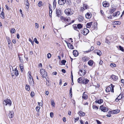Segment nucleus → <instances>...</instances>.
<instances>
[{
  "label": "nucleus",
  "instance_id": "f257e3e1",
  "mask_svg": "<svg viewBox=\"0 0 124 124\" xmlns=\"http://www.w3.org/2000/svg\"><path fill=\"white\" fill-rule=\"evenodd\" d=\"M64 12L66 15L67 16L72 15L73 13V10L71 8H68L65 10Z\"/></svg>",
  "mask_w": 124,
  "mask_h": 124
},
{
  "label": "nucleus",
  "instance_id": "f03ea898",
  "mask_svg": "<svg viewBox=\"0 0 124 124\" xmlns=\"http://www.w3.org/2000/svg\"><path fill=\"white\" fill-rule=\"evenodd\" d=\"M40 74L42 75V78H45L47 76V72L45 70L43 69H41L40 70Z\"/></svg>",
  "mask_w": 124,
  "mask_h": 124
},
{
  "label": "nucleus",
  "instance_id": "7ed1b4c3",
  "mask_svg": "<svg viewBox=\"0 0 124 124\" xmlns=\"http://www.w3.org/2000/svg\"><path fill=\"white\" fill-rule=\"evenodd\" d=\"M111 87L110 86H108L107 87L106 89V91L107 92H108L111 91V92L113 93L114 92V86L112 85L111 84Z\"/></svg>",
  "mask_w": 124,
  "mask_h": 124
},
{
  "label": "nucleus",
  "instance_id": "20e7f679",
  "mask_svg": "<svg viewBox=\"0 0 124 124\" xmlns=\"http://www.w3.org/2000/svg\"><path fill=\"white\" fill-rule=\"evenodd\" d=\"M4 104H5L6 105H8L9 106H10L11 104V101L10 100L7 98L6 100L4 101Z\"/></svg>",
  "mask_w": 124,
  "mask_h": 124
},
{
  "label": "nucleus",
  "instance_id": "39448f33",
  "mask_svg": "<svg viewBox=\"0 0 124 124\" xmlns=\"http://www.w3.org/2000/svg\"><path fill=\"white\" fill-rule=\"evenodd\" d=\"M89 30L86 28H85L83 30L81 31V32L83 35H85L89 32Z\"/></svg>",
  "mask_w": 124,
  "mask_h": 124
},
{
  "label": "nucleus",
  "instance_id": "423d86ee",
  "mask_svg": "<svg viewBox=\"0 0 124 124\" xmlns=\"http://www.w3.org/2000/svg\"><path fill=\"white\" fill-rule=\"evenodd\" d=\"M100 109L103 111L104 112H107L108 110V109L106 107H104L103 106H100Z\"/></svg>",
  "mask_w": 124,
  "mask_h": 124
},
{
  "label": "nucleus",
  "instance_id": "0eeeda50",
  "mask_svg": "<svg viewBox=\"0 0 124 124\" xmlns=\"http://www.w3.org/2000/svg\"><path fill=\"white\" fill-rule=\"evenodd\" d=\"M79 71V74L81 76H84L86 74V71L85 70H84L83 71L82 70L80 69Z\"/></svg>",
  "mask_w": 124,
  "mask_h": 124
},
{
  "label": "nucleus",
  "instance_id": "6e6552de",
  "mask_svg": "<svg viewBox=\"0 0 124 124\" xmlns=\"http://www.w3.org/2000/svg\"><path fill=\"white\" fill-rule=\"evenodd\" d=\"M66 2V0H59L58 3L60 5H64Z\"/></svg>",
  "mask_w": 124,
  "mask_h": 124
},
{
  "label": "nucleus",
  "instance_id": "1a4fd4ad",
  "mask_svg": "<svg viewBox=\"0 0 124 124\" xmlns=\"http://www.w3.org/2000/svg\"><path fill=\"white\" fill-rule=\"evenodd\" d=\"M14 74H13H13L12 75V76H13L14 75H15L16 76H17L19 74V72L17 70L16 68L15 69L14 71Z\"/></svg>",
  "mask_w": 124,
  "mask_h": 124
},
{
  "label": "nucleus",
  "instance_id": "9d476101",
  "mask_svg": "<svg viewBox=\"0 0 124 124\" xmlns=\"http://www.w3.org/2000/svg\"><path fill=\"white\" fill-rule=\"evenodd\" d=\"M103 6L105 7H108L109 6V4L108 2L105 1L102 3Z\"/></svg>",
  "mask_w": 124,
  "mask_h": 124
},
{
  "label": "nucleus",
  "instance_id": "9b49d317",
  "mask_svg": "<svg viewBox=\"0 0 124 124\" xmlns=\"http://www.w3.org/2000/svg\"><path fill=\"white\" fill-rule=\"evenodd\" d=\"M14 112L13 111H10L8 114V116L10 118H11L14 116Z\"/></svg>",
  "mask_w": 124,
  "mask_h": 124
},
{
  "label": "nucleus",
  "instance_id": "f8f14e48",
  "mask_svg": "<svg viewBox=\"0 0 124 124\" xmlns=\"http://www.w3.org/2000/svg\"><path fill=\"white\" fill-rule=\"evenodd\" d=\"M110 78H112L113 80L115 81H116L118 79V77L117 76L113 75L111 76Z\"/></svg>",
  "mask_w": 124,
  "mask_h": 124
},
{
  "label": "nucleus",
  "instance_id": "ddd939ff",
  "mask_svg": "<svg viewBox=\"0 0 124 124\" xmlns=\"http://www.w3.org/2000/svg\"><path fill=\"white\" fill-rule=\"evenodd\" d=\"M29 82L30 84H31L32 83V82H33V80L32 78L31 74L30 73L29 74Z\"/></svg>",
  "mask_w": 124,
  "mask_h": 124
},
{
  "label": "nucleus",
  "instance_id": "4468645a",
  "mask_svg": "<svg viewBox=\"0 0 124 124\" xmlns=\"http://www.w3.org/2000/svg\"><path fill=\"white\" fill-rule=\"evenodd\" d=\"M89 81V80L86 78H84L83 79L82 84H86L88 83V82Z\"/></svg>",
  "mask_w": 124,
  "mask_h": 124
},
{
  "label": "nucleus",
  "instance_id": "2eb2a0df",
  "mask_svg": "<svg viewBox=\"0 0 124 124\" xmlns=\"http://www.w3.org/2000/svg\"><path fill=\"white\" fill-rule=\"evenodd\" d=\"M94 52L95 53H96L98 55L100 56H101L102 54L101 52L99 50H96L94 51Z\"/></svg>",
  "mask_w": 124,
  "mask_h": 124
},
{
  "label": "nucleus",
  "instance_id": "dca6fc26",
  "mask_svg": "<svg viewBox=\"0 0 124 124\" xmlns=\"http://www.w3.org/2000/svg\"><path fill=\"white\" fill-rule=\"evenodd\" d=\"M73 54L74 56L76 57L78 55V53L77 51L75 50L73 51Z\"/></svg>",
  "mask_w": 124,
  "mask_h": 124
},
{
  "label": "nucleus",
  "instance_id": "f3484780",
  "mask_svg": "<svg viewBox=\"0 0 124 124\" xmlns=\"http://www.w3.org/2000/svg\"><path fill=\"white\" fill-rule=\"evenodd\" d=\"M93 23L92 22H91L87 23L86 25V27L88 28H90L92 25Z\"/></svg>",
  "mask_w": 124,
  "mask_h": 124
},
{
  "label": "nucleus",
  "instance_id": "a211bd4d",
  "mask_svg": "<svg viewBox=\"0 0 124 124\" xmlns=\"http://www.w3.org/2000/svg\"><path fill=\"white\" fill-rule=\"evenodd\" d=\"M84 20L83 17L81 16H79L78 17V21L79 22H81Z\"/></svg>",
  "mask_w": 124,
  "mask_h": 124
},
{
  "label": "nucleus",
  "instance_id": "6ab92c4d",
  "mask_svg": "<svg viewBox=\"0 0 124 124\" xmlns=\"http://www.w3.org/2000/svg\"><path fill=\"white\" fill-rule=\"evenodd\" d=\"M91 16L92 15L91 14L89 13H87L85 15L86 17L88 19L90 18H91Z\"/></svg>",
  "mask_w": 124,
  "mask_h": 124
},
{
  "label": "nucleus",
  "instance_id": "aec40b11",
  "mask_svg": "<svg viewBox=\"0 0 124 124\" xmlns=\"http://www.w3.org/2000/svg\"><path fill=\"white\" fill-rule=\"evenodd\" d=\"M89 60V58L87 57H84L82 58V60L84 62L88 61Z\"/></svg>",
  "mask_w": 124,
  "mask_h": 124
},
{
  "label": "nucleus",
  "instance_id": "412c9836",
  "mask_svg": "<svg viewBox=\"0 0 124 124\" xmlns=\"http://www.w3.org/2000/svg\"><path fill=\"white\" fill-rule=\"evenodd\" d=\"M0 16L2 19L4 18V14L3 11V9H2V11H1V14L0 13Z\"/></svg>",
  "mask_w": 124,
  "mask_h": 124
},
{
  "label": "nucleus",
  "instance_id": "4be33fe9",
  "mask_svg": "<svg viewBox=\"0 0 124 124\" xmlns=\"http://www.w3.org/2000/svg\"><path fill=\"white\" fill-rule=\"evenodd\" d=\"M103 102V100L101 99H100L98 100H96L95 101L96 103H98L99 104Z\"/></svg>",
  "mask_w": 124,
  "mask_h": 124
},
{
  "label": "nucleus",
  "instance_id": "5701e85b",
  "mask_svg": "<svg viewBox=\"0 0 124 124\" xmlns=\"http://www.w3.org/2000/svg\"><path fill=\"white\" fill-rule=\"evenodd\" d=\"M120 13L119 11H117L116 13H114L113 14V16L114 17L118 16L120 14Z\"/></svg>",
  "mask_w": 124,
  "mask_h": 124
},
{
  "label": "nucleus",
  "instance_id": "b1692460",
  "mask_svg": "<svg viewBox=\"0 0 124 124\" xmlns=\"http://www.w3.org/2000/svg\"><path fill=\"white\" fill-rule=\"evenodd\" d=\"M60 19L61 20L62 22H65L66 17L62 16L60 17Z\"/></svg>",
  "mask_w": 124,
  "mask_h": 124
},
{
  "label": "nucleus",
  "instance_id": "393cba45",
  "mask_svg": "<svg viewBox=\"0 0 124 124\" xmlns=\"http://www.w3.org/2000/svg\"><path fill=\"white\" fill-rule=\"evenodd\" d=\"M56 14L57 16L58 17L60 16L61 14V11L59 9H56Z\"/></svg>",
  "mask_w": 124,
  "mask_h": 124
},
{
  "label": "nucleus",
  "instance_id": "a878e982",
  "mask_svg": "<svg viewBox=\"0 0 124 124\" xmlns=\"http://www.w3.org/2000/svg\"><path fill=\"white\" fill-rule=\"evenodd\" d=\"M83 79L81 77L78 78V82L80 83H82V84Z\"/></svg>",
  "mask_w": 124,
  "mask_h": 124
},
{
  "label": "nucleus",
  "instance_id": "bb28decb",
  "mask_svg": "<svg viewBox=\"0 0 124 124\" xmlns=\"http://www.w3.org/2000/svg\"><path fill=\"white\" fill-rule=\"evenodd\" d=\"M82 97L85 100L87 98V96L86 94H85V92L83 93Z\"/></svg>",
  "mask_w": 124,
  "mask_h": 124
},
{
  "label": "nucleus",
  "instance_id": "cd10ccee",
  "mask_svg": "<svg viewBox=\"0 0 124 124\" xmlns=\"http://www.w3.org/2000/svg\"><path fill=\"white\" fill-rule=\"evenodd\" d=\"M88 63L89 66H91L93 65V61L92 60H90L88 62Z\"/></svg>",
  "mask_w": 124,
  "mask_h": 124
},
{
  "label": "nucleus",
  "instance_id": "c85d7f7f",
  "mask_svg": "<svg viewBox=\"0 0 124 124\" xmlns=\"http://www.w3.org/2000/svg\"><path fill=\"white\" fill-rule=\"evenodd\" d=\"M79 114H81V115L82 116H84L85 115V113L81 111H79L78 112V114H79Z\"/></svg>",
  "mask_w": 124,
  "mask_h": 124
},
{
  "label": "nucleus",
  "instance_id": "c756f323",
  "mask_svg": "<svg viewBox=\"0 0 124 124\" xmlns=\"http://www.w3.org/2000/svg\"><path fill=\"white\" fill-rule=\"evenodd\" d=\"M68 47L71 49H73V47L72 45L70 43H69V44L68 45Z\"/></svg>",
  "mask_w": 124,
  "mask_h": 124
},
{
  "label": "nucleus",
  "instance_id": "7c9ffc66",
  "mask_svg": "<svg viewBox=\"0 0 124 124\" xmlns=\"http://www.w3.org/2000/svg\"><path fill=\"white\" fill-rule=\"evenodd\" d=\"M23 65L22 64L20 65V67L21 69V71L22 72L23 71Z\"/></svg>",
  "mask_w": 124,
  "mask_h": 124
},
{
  "label": "nucleus",
  "instance_id": "2f4dec72",
  "mask_svg": "<svg viewBox=\"0 0 124 124\" xmlns=\"http://www.w3.org/2000/svg\"><path fill=\"white\" fill-rule=\"evenodd\" d=\"M111 8L110 11V12L111 14L113 12L116 10V8Z\"/></svg>",
  "mask_w": 124,
  "mask_h": 124
},
{
  "label": "nucleus",
  "instance_id": "473e14b6",
  "mask_svg": "<svg viewBox=\"0 0 124 124\" xmlns=\"http://www.w3.org/2000/svg\"><path fill=\"white\" fill-rule=\"evenodd\" d=\"M25 88L26 90L28 91H29L30 89V86L28 85H26Z\"/></svg>",
  "mask_w": 124,
  "mask_h": 124
},
{
  "label": "nucleus",
  "instance_id": "72a5a7b5",
  "mask_svg": "<svg viewBox=\"0 0 124 124\" xmlns=\"http://www.w3.org/2000/svg\"><path fill=\"white\" fill-rule=\"evenodd\" d=\"M7 40L8 44H10L11 43V41L9 37H6Z\"/></svg>",
  "mask_w": 124,
  "mask_h": 124
},
{
  "label": "nucleus",
  "instance_id": "f704fd0d",
  "mask_svg": "<svg viewBox=\"0 0 124 124\" xmlns=\"http://www.w3.org/2000/svg\"><path fill=\"white\" fill-rule=\"evenodd\" d=\"M120 111L118 109H116L114 110L113 111V114H116L119 112Z\"/></svg>",
  "mask_w": 124,
  "mask_h": 124
},
{
  "label": "nucleus",
  "instance_id": "c9c22d12",
  "mask_svg": "<svg viewBox=\"0 0 124 124\" xmlns=\"http://www.w3.org/2000/svg\"><path fill=\"white\" fill-rule=\"evenodd\" d=\"M70 19L69 17H67L66 18V20L65 22H69L70 21Z\"/></svg>",
  "mask_w": 124,
  "mask_h": 124
},
{
  "label": "nucleus",
  "instance_id": "e433bc0d",
  "mask_svg": "<svg viewBox=\"0 0 124 124\" xmlns=\"http://www.w3.org/2000/svg\"><path fill=\"white\" fill-rule=\"evenodd\" d=\"M78 28L80 29L82 27V25L80 24H79L77 25Z\"/></svg>",
  "mask_w": 124,
  "mask_h": 124
},
{
  "label": "nucleus",
  "instance_id": "4c0bfd02",
  "mask_svg": "<svg viewBox=\"0 0 124 124\" xmlns=\"http://www.w3.org/2000/svg\"><path fill=\"white\" fill-rule=\"evenodd\" d=\"M110 66L112 67L113 68L116 66V65L115 63H111L110 64Z\"/></svg>",
  "mask_w": 124,
  "mask_h": 124
},
{
  "label": "nucleus",
  "instance_id": "58836bf2",
  "mask_svg": "<svg viewBox=\"0 0 124 124\" xmlns=\"http://www.w3.org/2000/svg\"><path fill=\"white\" fill-rule=\"evenodd\" d=\"M119 49L121 51H124V48L123 47L121 46H119Z\"/></svg>",
  "mask_w": 124,
  "mask_h": 124
},
{
  "label": "nucleus",
  "instance_id": "ea45409f",
  "mask_svg": "<svg viewBox=\"0 0 124 124\" xmlns=\"http://www.w3.org/2000/svg\"><path fill=\"white\" fill-rule=\"evenodd\" d=\"M56 1H54L53 2V8H55L56 7Z\"/></svg>",
  "mask_w": 124,
  "mask_h": 124
},
{
  "label": "nucleus",
  "instance_id": "a19ab883",
  "mask_svg": "<svg viewBox=\"0 0 124 124\" xmlns=\"http://www.w3.org/2000/svg\"><path fill=\"white\" fill-rule=\"evenodd\" d=\"M15 29L14 28H12L10 31V32L11 33H14L15 32Z\"/></svg>",
  "mask_w": 124,
  "mask_h": 124
},
{
  "label": "nucleus",
  "instance_id": "79ce46f5",
  "mask_svg": "<svg viewBox=\"0 0 124 124\" xmlns=\"http://www.w3.org/2000/svg\"><path fill=\"white\" fill-rule=\"evenodd\" d=\"M38 5L39 7H40L42 5V2L41 1H39L38 3Z\"/></svg>",
  "mask_w": 124,
  "mask_h": 124
},
{
  "label": "nucleus",
  "instance_id": "37998d69",
  "mask_svg": "<svg viewBox=\"0 0 124 124\" xmlns=\"http://www.w3.org/2000/svg\"><path fill=\"white\" fill-rule=\"evenodd\" d=\"M40 107L39 106L37 107L36 108V109L38 112H39V109Z\"/></svg>",
  "mask_w": 124,
  "mask_h": 124
},
{
  "label": "nucleus",
  "instance_id": "c03bdc74",
  "mask_svg": "<svg viewBox=\"0 0 124 124\" xmlns=\"http://www.w3.org/2000/svg\"><path fill=\"white\" fill-rule=\"evenodd\" d=\"M93 108L97 110L98 109V108L96 106L93 105Z\"/></svg>",
  "mask_w": 124,
  "mask_h": 124
},
{
  "label": "nucleus",
  "instance_id": "a18cd8bd",
  "mask_svg": "<svg viewBox=\"0 0 124 124\" xmlns=\"http://www.w3.org/2000/svg\"><path fill=\"white\" fill-rule=\"evenodd\" d=\"M51 104L53 106H54L55 105L54 103L53 100H52L51 101Z\"/></svg>",
  "mask_w": 124,
  "mask_h": 124
},
{
  "label": "nucleus",
  "instance_id": "49530a36",
  "mask_svg": "<svg viewBox=\"0 0 124 124\" xmlns=\"http://www.w3.org/2000/svg\"><path fill=\"white\" fill-rule=\"evenodd\" d=\"M19 60H20V61H21V62H23V59L22 57H20V56H19Z\"/></svg>",
  "mask_w": 124,
  "mask_h": 124
},
{
  "label": "nucleus",
  "instance_id": "de8ad7c7",
  "mask_svg": "<svg viewBox=\"0 0 124 124\" xmlns=\"http://www.w3.org/2000/svg\"><path fill=\"white\" fill-rule=\"evenodd\" d=\"M51 55L50 53H48L47 55V57L48 58H50L51 57Z\"/></svg>",
  "mask_w": 124,
  "mask_h": 124
},
{
  "label": "nucleus",
  "instance_id": "09e8293b",
  "mask_svg": "<svg viewBox=\"0 0 124 124\" xmlns=\"http://www.w3.org/2000/svg\"><path fill=\"white\" fill-rule=\"evenodd\" d=\"M66 62V61L65 60H63L61 62L62 64L64 65H65V63Z\"/></svg>",
  "mask_w": 124,
  "mask_h": 124
},
{
  "label": "nucleus",
  "instance_id": "8fccbe9b",
  "mask_svg": "<svg viewBox=\"0 0 124 124\" xmlns=\"http://www.w3.org/2000/svg\"><path fill=\"white\" fill-rule=\"evenodd\" d=\"M91 49H92V50H91V49L90 50H88V51H85V52L88 53V52H90L91 51L93 50L94 49V47H91Z\"/></svg>",
  "mask_w": 124,
  "mask_h": 124
},
{
  "label": "nucleus",
  "instance_id": "3c124183",
  "mask_svg": "<svg viewBox=\"0 0 124 124\" xmlns=\"http://www.w3.org/2000/svg\"><path fill=\"white\" fill-rule=\"evenodd\" d=\"M35 95V94L34 92H31V96L33 97Z\"/></svg>",
  "mask_w": 124,
  "mask_h": 124
},
{
  "label": "nucleus",
  "instance_id": "603ef678",
  "mask_svg": "<svg viewBox=\"0 0 124 124\" xmlns=\"http://www.w3.org/2000/svg\"><path fill=\"white\" fill-rule=\"evenodd\" d=\"M117 98H118L119 100H120L122 98V95H121V94H120Z\"/></svg>",
  "mask_w": 124,
  "mask_h": 124
},
{
  "label": "nucleus",
  "instance_id": "864d4df0",
  "mask_svg": "<svg viewBox=\"0 0 124 124\" xmlns=\"http://www.w3.org/2000/svg\"><path fill=\"white\" fill-rule=\"evenodd\" d=\"M34 41L37 44H38L39 43V42L37 41V39L36 38H35L34 39Z\"/></svg>",
  "mask_w": 124,
  "mask_h": 124
},
{
  "label": "nucleus",
  "instance_id": "5fc2aeb1",
  "mask_svg": "<svg viewBox=\"0 0 124 124\" xmlns=\"http://www.w3.org/2000/svg\"><path fill=\"white\" fill-rule=\"evenodd\" d=\"M50 116L52 118L54 116V114L53 112H51L50 113Z\"/></svg>",
  "mask_w": 124,
  "mask_h": 124
},
{
  "label": "nucleus",
  "instance_id": "6e6d98bb",
  "mask_svg": "<svg viewBox=\"0 0 124 124\" xmlns=\"http://www.w3.org/2000/svg\"><path fill=\"white\" fill-rule=\"evenodd\" d=\"M35 28H38L39 27V25L37 23H35Z\"/></svg>",
  "mask_w": 124,
  "mask_h": 124
},
{
  "label": "nucleus",
  "instance_id": "4d7b16f0",
  "mask_svg": "<svg viewBox=\"0 0 124 124\" xmlns=\"http://www.w3.org/2000/svg\"><path fill=\"white\" fill-rule=\"evenodd\" d=\"M25 1L26 2V5L27 6H29V3L28 2V0H26Z\"/></svg>",
  "mask_w": 124,
  "mask_h": 124
},
{
  "label": "nucleus",
  "instance_id": "13d9d810",
  "mask_svg": "<svg viewBox=\"0 0 124 124\" xmlns=\"http://www.w3.org/2000/svg\"><path fill=\"white\" fill-rule=\"evenodd\" d=\"M88 6L85 4H84L83 7L85 9H87V8Z\"/></svg>",
  "mask_w": 124,
  "mask_h": 124
},
{
  "label": "nucleus",
  "instance_id": "bf43d9fd",
  "mask_svg": "<svg viewBox=\"0 0 124 124\" xmlns=\"http://www.w3.org/2000/svg\"><path fill=\"white\" fill-rule=\"evenodd\" d=\"M73 27L74 30H77V29L78 28L77 26L75 25L74 26H73ZM77 31H78V30H77Z\"/></svg>",
  "mask_w": 124,
  "mask_h": 124
},
{
  "label": "nucleus",
  "instance_id": "052dcab7",
  "mask_svg": "<svg viewBox=\"0 0 124 124\" xmlns=\"http://www.w3.org/2000/svg\"><path fill=\"white\" fill-rule=\"evenodd\" d=\"M72 88L71 87L70 89V93H71V95H72ZM72 96H71L70 98H71L72 97Z\"/></svg>",
  "mask_w": 124,
  "mask_h": 124
},
{
  "label": "nucleus",
  "instance_id": "680f3d73",
  "mask_svg": "<svg viewBox=\"0 0 124 124\" xmlns=\"http://www.w3.org/2000/svg\"><path fill=\"white\" fill-rule=\"evenodd\" d=\"M5 7H6V9L8 10H10V8H9L8 6L7 5H5Z\"/></svg>",
  "mask_w": 124,
  "mask_h": 124
},
{
  "label": "nucleus",
  "instance_id": "e2e57ef3",
  "mask_svg": "<svg viewBox=\"0 0 124 124\" xmlns=\"http://www.w3.org/2000/svg\"><path fill=\"white\" fill-rule=\"evenodd\" d=\"M96 122L98 124H101V122L99 121V120H96Z\"/></svg>",
  "mask_w": 124,
  "mask_h": 124
},
{
  "label": "nucleus",
  "instance_id": "0e129e2a",
  "mask_svg": "<svg viewBox=\"0 0 124 124\" xmlns=\"http://www.w3.org/2000/svg\"><path fill=\"white\" fill-rule=\"evenodd\" d=\"M79 119V117H77L76 118H75V122H76V121H77Z\"/></svg>",
  "mask_w": 124,
  "mask_h": 124
},
{
  "label": "nucleus",
  "instance_id": "69168bd1",
  "mask_svg": "<svg viewBox=\"0 0 124 124\" xmlns=\"http://www.w3.org/2000/svg\"><path fill=\"white\" fill-rule=\"evenodd\" d=\"M17 39H19L20 38L19 35V34L17 33Z\"/></svg>",
  "mask_w": 124,
  "mask_h": 124
},
{
  "label": "nucleus",
  "instance_id": "338daca9",
  "mask_svg": "<svg viewBox=\"0 0 124 124\" xmlns=\"http://www.w3.org/2000/svg\"><path fill=\"white\" fill-rule=\"evenodd\" d=\"M12 42L14 43H16V39H13L12 40Z\"/></svg>",
  "mask_w": 124,
  "mask_h": 124
},
{
  "label": "nucleus",
  "instance_id": "774afa93",
  "mask_svg": "<svg viewBox=\"0 0 124 124\" xmlns=\"http://www.w3.org/2000/svg\"><path fill=\"white\" fill-rule=\"evenodd\" d=\"M62 71L64 73H66V71L64 69H62Z\"/></svg>",
  "mask_w": 124,
  "mask_h": 124
}]
</instances>
